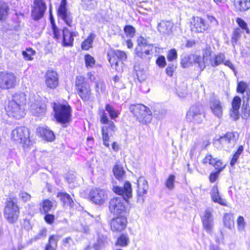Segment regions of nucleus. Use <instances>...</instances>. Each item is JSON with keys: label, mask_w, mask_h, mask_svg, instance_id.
I'll return each instance as SVG.
<instances>
[{"label": "nucleus", "mask_w": 250, "mask_h": 250, "mask_svg": "<svg viewBox=\"0 0 250 250\" xmlns=\"http://www.w3.org/2000/svg\"><path fill=\"white\" fill-rule=\"evenodd\" d=\"M113 191L122 197H114L109 203V210L113 215H119L125 213L127 210L128 200L132 197V188L130 183L126 181L123 187L114 186Z\"/></svg>", "instance_id": "nucleus-1"}, {"label": "nucleus", "mask_w": 250, "mask_h": 250, "mask_svg": "<svg viewBox=\"0 0 250 250\" xmlns=\"http://www.w3.org/2000/svg\"><path fill=\"white\" fill-rule=\"evenodd\" d=\"M225 55L223 53L213 54L212 50L209 45H207L202 50V56L194 55L193 64L198 67L200 71H203L206 66H211L215 67L224 62Z\"/></svg>", "instance_id": "nucleus-2"}, {"label": "nucleus", "mask_w": 250, "mask_h": 250, "mask_svg": "<svg viewBox=\"0 0 250 250\" xmlns=\"http://www.w3.org/2000/svg\"><path fill=\"white\" fill-rule=\"evenodd\" d=\"M26 103V96L24 93H16L10 100L5 108L9 117L20 119L25 115L23 105Z\"/></svg>", "instance_id": "nucleus-3"}, {"label": "nucleus", "mask_w": 250, "mask_h": 250, "mask_svg": "<svg viewBox=\"0 0 250 250\" xmlns=\"http://www.w3.org/2000/svg\"><path fill=\"white\" fill-rule=\"evenodd\" d=\"M11 139L17 143L21 144L24 148H27L31 143L29 129L24 126H18L12 130Z\"/></svg>", "instance_id": "nucleus-4"}, {"label": "nucleus", "mask_w": 250, "mask_h": 250, "mask_svg": "<svg viewBox=\"0 0 250 250\" xmlns=\"http://www.w3.org/2000/svg\"><path fill=\"white\" fill-rule=\"evenodd\" d=\"M130 111L143 124L149 123L152 119L151 111L149 108L142 104H131L129 106Z\"/></svg>", "instance_id": "nucleus-5"}, {"label": "nucleus", "mask_w": 250, "mask_h": 250, "mask_svg": "<svg viewBox=\"0 0 250 250\" xmlns=\"http://www.w3.org/2000/svg\"><path fill=\"white\" fill-rule=\"evenodd\" d=\"M75 86L79 96L83 101H93L94 97L92 95L90 85L85 78L82 76L76 77Z\"/></svg>", "instance_id": "nucleus-6"}, {"label": "nucleus", "mask_w": 250, "mask_h": 250, "mask_svg": "<svg viewBox=\"0 0 250 250\" xmlns=\"http://www.w3.org/2000/svg\"><path fill=\"white\" fill-rule=\"evenodd\" d=\"M53 108L56 121L62 124L69 122L71 116V108L68 104L54 103Z\"/></svg>", "instance_id": "nucleus-7"}, {"label": "nucleus", "mask_w": 250, "mask_h": 250, "mask_svg": "<svg viewBox=\"0 0 250 250\" xmlns=\"http://www.w3.org/2000/svg\"><path fill=\"white\" fill-rule=\"evenodd\" d=\"M19 208L17 204L10 199L6 202L3 215L6 220L11 224L15 223L19 216Z\"/></svg>", "instance_id": "nucleus-8"}, {"label": "nucleus", "mask_w": 250, "mask_h": 250, "mask_svg": "<svg viewBox=\"0 0 250 250\" xmlns=\"http://www.w3.org/2000/svg\"><path fill=\"white\" fill-rule=\"evenodd\" d=\"M205 117L202 106L197 104L191 106L186 115L187 121L194 124H201Z\"/></svg>", "instance_id": "nucleus-9"}, {"label": "nucleus", "mask_w": 250, "mask_h": 250, "mask_svg": "<svg viewBox=\"0 0 250 250\" xmlns=\"http://www.w3.org/2000/svg\"><path fill=\"white\" fill-rule=\"evenodd\" d=\"M126 59L127 56L125 52L116 50L114 52V55L109 58V62L113 69L121 72L123 71V62Z\"/></svg>", "instance_id": "nucleus-10"}, {"label": "nucleus", "mask_w": 250, "mask_h": 250, "mask_svg": "<svg viewBox=\"0 0 250 250\" xmlns=\"http://www.w3.org/2000/svg\"><path fill=\"white\" fill-rule=\"evenodd\" d=\"M67 3L66 0H61L57 10V15L60 20H61L69 27H72L73 17L72 14L67 8Z\"/></svg>", "instance_id": "nucleus-11"}, {"label": "nucleus", "mask_w": 250, "mask_h": 250, "mask_svg": "<svg viewBox=\"0 0 250 250\" xmlns=\"http://www.w3.org/2000/svg\"><path fill=\"white\" fill-rule=\"evenodd\" d=\"M16 77L14 73L6 71L0 72V88L9 89L14 87L16 84Z\"/></svg>", "instance_id": "nucleus-12"}, {"label": "nucleus", "mask_w": 250, "mask_h": 250, "mask_svg": "<svg viewBox=\"0 0 250 250\" xmlns=\"http://www.w3.org/2000/svg\"><path fill=\"white\" fill-rule=\"evenodd\" d=\"M90 200L96 205L103 204L107 198L106 191L99 188H95L91 190L89 192Z\"/></svg>", "instance_id": "nucleus-13"}, {"label": "nucleus", "mask_w": 250, "mask_h": 250, "mask_svg": "<svg viewBox=\"0 0 250 250\" xmlns=\"http://www.w3.org/2000/svg\"><path fill=\"white\" fill-rule=\"evenodd\" d=\"M34 4L31 16L34 21H38L43 16L46 10V5L42 0H34Z\"/></svg>", "instance_id": "nucleus-14"}, {"label": "nucleus", "mask_w": 250, "mask_h": 250, "mask_svg": "<svg viewBox=\"0 0 250 250\" xmlns=\"http://www.w3.org/2000/svg\"><path fill=\"white\" fill-rule=\"evenodd\" d=\"M109 224L113 231L121 232L126 228L127 219L125 216L120 215L111 219Z\"/></svg>", "instance_id": "nucleus-15"}, {"label": "nucleus", "mask_w": 250, "mask_h": 250, "mask_svg": "<svg viewBox=\"0 0 250 250\" xmlns=\"http://www.w3.org/2000/svg\"><path fill=\"white\" fill-rule=\"evenodd\" d=\"M201 220L204 229L208 233H211L213 227V217L209 209L205 210Z\"/></svg>", "instance_id": "nucleus-16"}, {"label": "nucleus", "mask_w": 250, "mask_h": 250, "mask_svg": "<svg viewBox=\"0 0 250 250\" xmlns=\"http://www.w3.org/2000/svg\"><path fill=\"white\" fill-rule=\"evenodd\" d=\"M209 28V24L201 17H196L193 19L191 30L196 33H204Z\"/></svg>", "instance_id": "nucleus-17"}, {"label": "nucleus", "mask_w": 250, "mask_h": 250, "mask_svg": "<svg viewBox=\"0 0 250 250\" xmlns=\"http://www.w3.org/2000/svg\"><path fill=\"white\" fill-rule=\"evenodd\" d=\"M45 83L50 89H55L59 85V78L57 73L52 70H48L45 75Z\"/></svg>", "instance_id": "nucleus-18"}, {"label": "nucleus", "mask_w": 250, "mask_h": 250, "mask_svg": "<svg viewBox=\"0 0 250 250\" xmlns=\"http://www.w3.org/2000/svg\"><path fill=\"white\" fill-rule=\"evenodd\" d=\"M62 45L64 47L72 46L74 37L78 35L76 31H70L68 28L64 27L62 31Z\"/></svg>", "instance_id": "nucleus-19"}, {"label": "nucleus", "mask_w": 250, "mask_h": 250, "mask_svg": "<svg viewBox=\"0 0 250 250\" xmlns=\"http://www.w3.org/2000/svg\"><path fill=\"white\" fill-rule=\"evenodd\" d=\"M209 108L212 114L216 117L221 118L223 115V105L220 101L214 97L211 98L209 101Z\"/></svg>", "instance_id": "nucleus-20"}, {"label": "nucleus", "mask_w": 250, "mask_h": 250, "mask_svg": "<svg viewBox=\"0 0 250 250\" xmlns=\"http://www.w3.org/2000/svg\"><path fill=\"white\" fill-rule=\"evenodd\" d=\"M239 138V134L236 132H227L219 139L220 143L224 145H228V147H233Z\"/></svg>", "instance_id": "nucleus-21"}, {"label": "nucleus", "mask_w": 250, "mask_h": 250, "mask_svg": "<svg viewBox=\"0 0 250 250\" xmlns=\"http://www.w3.org/2000/svg\"><path fill=\"white\" fill-rule=\"evenodd\" d=\"M100 116V122L102 124H105L107 125H104L102 127H106V131L108 132V130H111L114 132L116 130L117 128L112 121L109 120L105 110L101 109L99 110V113Z\"/></svg>", "instance_id": "nucleus-22"}, {"label": "nucleus", "mask_w": 250, "mask_h": 250, "mask_svg": "<svg viewBox=\"0 0 250 250\" xmlns=\"http://www.w3.org/2000/svg\"><path fill=\"white\" fill-rule=\"evenodd\" d=\"M137 195L144 200V196L147 193L148 186L146 178L140 176L137 180Z\"/></svg>", "instance_id": "nucleus-23"}, {"label": "nucleus", "mask_w": 250, "mask_h": 250, "mask_svg": "<svg viewBox=\"0 0 250 250\" xmlns=\"http://www.w3.org/2000/svg\"><path fill=\"white\" fill-rule=\"evenodd\" d=\"M135 52L138 57L146 61H149L152 56L150 50L148 49V46L140 47V46H137L135 48Z\"/></svg>", "instance_id": "nucleus-24"}, {"label": "nucleus", "mask_w": 250, "mask_h": 250, "mask_svg": "<svg viewBox=\"0 0 250 250\" xmlns=\"http://www.w3.org/2000/svg\"><path fill=\"white\" fill-rule=\"evenodd\" d=\"M211 200L214 203H217L222 206H226V200L221 198L219 194V192L217 187L214 186L212 188L210 192Z\"/></svg>", "instance_id": "nucleus-25"}, {"label": "nucleus", "mask_w": 250, "mask_h": 250, "mask_svg": "<svg viewBox=\"0 0 250 250\" xmlns=\"http://www.w3.org/2000/svg\"><path fill=\"white\" fill-rule=\"evenodd\" d=\"M38 131L42 137L47 141L52 142L55 139L54 133L47 127H40Z\"/></svg>", "instance_id": "nucleus-26"}, {"label": "nucleus", "mask_w": 250, "mask_h": 250, "mask_svg": "<svg viewBox=\"0 0 250 250\" xmlns=\"http://www.w3.org/2000/svg\"><path fill=\"white\" fill-rule=\"evenodd\" d=\"M172 28V23L168 21H161L158 25V30L162 34H169Z\"/></svg>", "instance_id": "nucleus-27"}, {"label": "nucleus", "mask_w": 250, "mask_h": 250, "mask_svg": "<svg viewBox=\"0 0 250 250\" xmlns=\"http://www.w3.org/2000/svg\"><path fill=\"white\" fill-rule=\"evenodd\" d=\"M234 6L237 11H246L250 8V0H235Z\"/></svg>", "instance_id": "nucleus-28"}, {"label": "nucleus", "mask_w": 250, "mask_h": 250, "mask_svg": "<svg viewBox=\"0 0 250 250\" xmlns=\"http://www.w3.org/2000/svg\"><path fill=\"white\" fill-rule=\"evenodd\" d=\"M61 238L59 235H52L50 236L48 239V243L45 247V250H55V248L57 246L58 241Z\"/></svg>", "instance_id": "nucleus-29"}, {"label": "nucleus", "mask_w": 250, "mask_h": 250, "mask_svg": "<svg viewBox=\"0 0 250 250\" xmlns=\"http://www.w3.org/2000/svg\"><path fill=\"white\" fill-rule=\"evenodd\" d=\"M194 55H185L181 56L180 64L183 68H188L193 65Z\"/></svg>", "instance_id": "nucleus-30"}, {"label": "nucleus", "mask_w": 250, "mask_h": 250, "mask_svg": "<svg viewBox=\"0 0 250 250\" xmlns=\"http://www.w3.org/2000/svg\"><path fill=\"white\" fill-rule=\"evenodd\" d=\"M96 35L94 33H90L87 38L82 42V49L84 50H88L92 47L93 41Z\"/></svg>", "instance_id": "nucleus-31"}, {"label": "nucleus", "mask_w": 250, "mask_h": 250, "mask_svg": "<svg viewBox=\"0 0 250 250\" xmlns=\"http://www.w3.org/2000/svg\"><path fill=\"white\" fill-rule=\"evenodd\" d=\"M113 172L116 178L120 181L123 180L125 176L123 167L117 163L113 167Z\"/></svg>", "instance_id": "nucleus-32"}, {"label": "nucleus", "mask_w": 250, "mask_h": 250, "mask_svg": "<svg viewBox=\"0 0 250 250\" xmlns=\"http://www.w3.org/2000/svg\"><path fill=\"white\" fill-rule=\"evenodd\" d=\"M105 110L107 112L111 120H115L119 117L120 111L116 109L112 105L106 104L105 106Z\"/></svg>", "instance_id": "nucleus-33"}, {"label": "nucleus", "mask_w": 250, "mask_h": 250, "mask_svg": "<svg viewBox=\"0 0 250 250\" xmlns=\"http://www.w3.org/2000/svg\"><path fill=\"white\" fill-rule=\"evenodd\" d=\"M223 222L224 226L231 229L234 227V221L233 214L231 213H225L223 216Z\"/></svg>", "instance_id": "nucleus-34"}, {"label": "nucleus", "mask_w": 250, "mask_h": 250, "mask_svg": "<svg viewBox=\"0 0 250 250\" xmlns=\"http://www.w3.org/2000/svg\"><path fill=\"white\" fill-rule=\"evenodd\" d=\"M58 197L63 202L64 205L72 207L73 201L70 196L66 193H59Z\"/></svg>", "instance_id": "nucleus-35"}, {"label": "nucleus", "mask_w": 250, "mask_h": 250, "mask_svg": "<svg viewBox=\"0 0 250 250\" xmlns=\"http://www.w3.org/2000/svg\"><path fill=\"white\" fill-rule=\"evenodd\" d=\"M129 242V240L128 235L125 234H122L118 238L115 243V245L125 247L128 245Z\"/></svg>", "instance_id": "nucleus-36"}, {"label": "nucleus", "mask_w": 250, "mask_h": 250, "mask_svg": "<svg viewBox=\"0 0 250 250\" xmlns=\"http://www.w3.org/2000/svg\"><path fill=\"white\" fill-rule=\"evenodd\" d=\"M9 9L6 3L0 1V21L4 20L7 18Z\"/></svg>", "instance_id": "nucleus-37"}, {"label": "nucleus", "mask_w": 250, "mask_h": 250, "mask_svg": "<svg viewBox=\"0 0 250 250\" xmlns=\"http://www.w3.org/2000/svg\"><path fill=\"white\" fill-rule=\"evenodd\" d=\"M244 151V147L242 146H240L236 151L234 153L233 156L230 162V165L231 167H233L234 165L237 163L238 158L240 155Z\"/></svg>", "instance_id": "nucleus-38"}, {"label": "nucleus", "mask_w": 250, "mask_h": 250, "mask_svg": "<svg viewBox=\"0 0 250 250\" xmlns=\"http://www.w3.org/2000/svg\"><path fill=\"white\" fill-rule=\"evenodd\" d=\"M175 176L173 174H170L165 182L166 188L170 190H172L175 187Z\"/></svg>", "instance_id": "nucleus-39"}, {"label": "nucleus", "mask_w": 250, "mask_h": 250, "mask_svg": "<svg viewBox=\"0 0 250 250\" xmlns=\"http://www.w3.org/2000/svg\"><path fill=\"white\" fill-rule=\"evenodd\" d=\"M85 66L88 69L93 68L95 64V59L89 54H86L84 56Z\"/></svg>", "instance_id": "nucleus-40"}, {"label": "nucleus", "mask_w": 250, "mask_h": 250, "mask_svg": "<svg viewBox=\"0 0 250 250\" xmlns=\"http://www.w3.org/2000/svg\"><path fill=\"white\" fill-rule=\"evenodd\" d=\"M236 21L241 29L246 32L247 34L250 33V31L247 24L243 19L240 18H238L236 19Z\"/></svg>", "instance_id": "nucleus-41"}, {"label": "nucleus", "mask_w": 250, "mask_h": 250, "mask_svg": "<svg viewBox=\"0 0 250 250\" xmlns=\"http://www.w3.org/2000/svg\"><path fill=\"white\" fill-rule=\"evenodd\" d=\"M37 105L38 107L40 109V111H36V109H35L33 111V114L37 116H40V115L45 113L46 110V105L44 103L42 102L39 103L38 104H37Z\"/></svg>", "instance_id": "nucleus-42"}, {"label": "nucleus", "mask_w": 250, "mask_h": 250, "mask_svg": "<svg viewBox=\"0 0 250 250\" xmlns=\"http://www.w3.org/2000/svg\"><path fill=\"white\" fill-rule=\"evenodd\" d=\"M237 229L239 231L242 232L245 230L246 223L244 217L239 216L237 219Z\"/></svg>", "instance_id": "nucleus-43"}, {"label": "nucleus", "mask_w": 250, "mask_h": 250, "mask_svg": "<svg viewBox=\"0 0 250 250\" xmlns=\"http://www.w3.org/2000/svg\"><path fill=\"white\" fill-rule=\"evenodd\" d=\"M241 29L240 28H237L233 31L231 38L232 43L233 45L234 44L236 43L238 40L240 39L241 37Z\"/></svg>", "instance_id": "nucleus-44"}, {"label": "nucleus", "mask_w": 250, "mask_h": 250, "mask_svg": "<svg viewBox=\"0 0 250 250\" xmlns=\"http://www.w3.org/2000/svg\"><path fill=\"white\" fill-rule=\"evenodd\" d=\"M54 38L58 41L61 39V32L55 24V21H51Z\"/></svg>", "instance_id": "nucleus-45"}, {"label": "nucleus", "mask_w": 250, "mask_h": 250, "mask_svg": "<svg viewBox=\"0 0 250 250\" xmlns=\"http://www.w3.org/2000/svg\"><path fill=\"white\" fill-rule=\"evenodd\" d=\"M176 93L177 96L181 98H185L187 95V88L185 86L183 85L182 87H178L175 88Z\"/></svg>", "instance_id": "nucleus-46"}, {"label": "nucleus", "mask_w": 250, "mask_h": 250, "mask_svg": "<svg viewBox=\"0 0 250 250\" xmlns=\"http://www.w3.org/2000/svg\"><path fill=\"white\" fill-rule=\"evenodd\" d=\"M102 133L104 145L107 147H109V138L108 132L106 131V127L102 128Z\"/></svg>", "instance_id": "nucleus-47"}, {"label": "nucleus", "mask_w": 250, "mask_h": 250, "mask_svg": "<svg viewBox=\"0 0 250 250\" xmlns=\"http://www.w3.org/2000/svg\"><path fill=\"white\" fill-rule=\"evenodd\" d=\"M35 52L32 49L29 48L23 51L22 54L25 60L30 61L33 59L32 56L34 55Z\"/></svg>", "instance_id": "nucleus-48"}, {"label": "nucleus", "mask_w": 250, "mask_h": 250, "mask_svg": "<svg viewBox=\"0 0 250 250\" xmlns=\"http://www.w3.org/2000/svg\"><path fill=\"white\" fill-rule=\"evenodd\" d=\"M52 207V203L49 200L43 201L42 205V210L44 213L49 211Z\"/></svg>", "instance_id": "nucleus-49"}, {"label": "nucleus", "mask_w": 250, "mask_h": 250, "mask_svg": "<svg viewBox=\"0 0 250 250\" xmlns=\"http://www.w3.org/2000/svg\"><path fill=\"white\" fill-rule=\"evenodd\" d=\"M241 103V99L237 96H235L232 101L231 105L232 108L234 109L239 110Z\"/></svg>", "instance_id": "nucleus-50"}, {"label": "nucleus", "mask_w": 250, "mask_h": 250, "mask_svg": "<svg viewBox=\"0 0 250 250\" xmlns=\"http://www.w3.org/2000/svg\"><path fill=\"white\" fill-rule=\"evenodd\" d=\"M124 29L127 36H128L130 38H132L134 36L135 29L132 26L129 25H125L124 27Z\"/></svg>", "instance_id": "nucleus-51"}, {"label": "nucleus", "mask_w": 250, "mask_h": 250, "mask_svg": "<svg viewBox=\"0 0 250 250\" xmlns=\"http://www.w3.org/2000/svg\"><path fill=\"white\" fill-rule=\"evenodd\" d=\"M95 89L97 93L100 94L105 91V86L104 83L102 81L96 82L95 83Z\"/></svg>", "instance_id": "nucleus-52"}, {"label": "nucleus", "mask_w": 250, "mask_h": 250, "mask_svg": "<svg viewBox=\"0 0 250 250\" xmlns=\"http://www.w3.org/2000/svg\"><path fill=\"white\" fill-rule=\"evenodd\" d=\"M83 7L86 9L90 10L94 7L96 4L95 0H82Z\"/></svg>", "instance_id": "nucleus-53"}, {"label": "nucleus", "mask_w": 250, "mask_h": 250, "mask_svg": "<svg viewBox=\"0 0 250 250\" xmlns=\"http://www.w3.org/2000/svg\"><path fill=\"white\" fill-rule=\"evenodd\" d=\"M217 172H221L223 169L225 168V166H223L222 163L220 160L215 159L213 164L212 165Z\"/></svg>", "instance_id": "nucleus-54"}, {"label": "nucleus", "mask_w": 250, "mask_h": 250, "mask_svg": "<svg viewBox=\"0 0 250 250\" xmlns=\"http://www.w3.org/2000/svg\"><path fill=\"white\" fill-rule=\"evenodd\" d=\"M177 58V53L175 49H170L167 54V59L169 62H172Z\"/></svg>", "instance_id": "nucleus-55"}, {"label": "nucleus", "mask_w": 250, "mask_h": 250, "mask_svg": "<svg viewBox=\"0 0 250 250\" xmlns=\"http://www.w3.org/2000/svg\"><path fill=\"white\" fill-rule=\"evenodd\" d=\"M248 87L246 83L244 82H240L237 83V92L241 94H243Z\"/></svg>", "instance_id": "nucleus-56"}, {"label": "nucleus", "mask_w": 250, "mask_h": 250, "mask_svg": "<svg viewBox=\"0 0 250 250\" xmlns=\"http://www.w3.org/2000/svg\"><path fill=\"white\" fill-rule=\"evenodd\" d=\"M156 63L160 68H164L166 65L165 57L164 56H160L156 60Z\"/></svg>", "instance_id": "nucleus-57"}, {"label": "nucleus", "mask_w": 250, "mask_h": 250, "mask_svg": "<svg viewBox=\"0 0 250 250\" xmlns=\"http://www.w3.org/2000/svg\"><path fill=\"white\" fill-rule=\"evenodd\" d=\"M208 21L210 24V26L212 27H217L219 24L218 20L213 16L210 15L207 16Z\"/></svg>", "instance_id": "nucleus-58"}, {"label": "nucleus", "mask_w": 250, "mask_h": 250, "mask_svg": "<svg viewBox=\"0 0 250 250\" xmlns=\"http://www.w3.org/2000/svg\"><path fill=\"white\" fill-rule=\"evenodd\" d=\"M175 68L176 67L174 66L173 64H169L166 68V72L167 74L170 77H172Z\"/></svg>", "instance_id": "nucleus-59"}, {"label": "nucleus", "mask_w": 250, "mask_h": 250, "mask_svg": "<svg viewBox=\"0 0 250 250\" xmlns=\"http://www.w3.org/2000/svg\"><path fill=\"white\" fill-rule=\"evenodd\" d=\"M19 197L23 202H25L30 200L31 195L27 192L21 191L19 194Z\"/></svg>", "instance_id": "nucleus-60"}, {"label": "nucleus", "mask_w": 250, "mask_h": 250, "mask_svg": "<svg viewBox=\"0 0 250 250\" xmlns=\"http://www.w3.org/2000/svg\"><path fill=\"white\" fill-rule=\"evenodd\" d=\"M215 158H213L210 154L207 155L203 160V163L204 164H209L212 165L214 161Z\"/></svg>", "instance_id": "nucleus-61"}, {"label": "nucleus", "mask_w": 250, "mask_h": 250, "mask_svg": "<svg viewBox=\"0 0 250 250\" xmlns=\"http://www.w3.org/2000/svg\"><path fill=\"white\" fill-rule=\"evenodd\" d=\"M230 116L234 120H237L239 117V110L236 109L235 110L232 108L230 111Z\"/></svg>", "instance_id": "nucleus-62"}, {"label": "nucleus", "mask_w": 250, "mask_h": 250, "mask_svg": "<svg viewBox=\"0 0 250 250\" xmlns=\"http://www.w3.org/2000/svg\"><path fill=\"white\" fill-rule=\"evenodd\" d=\"M225 59H226V58H225L224 62L221 64L224 63L225 65L229 67L230 69H231L234 72L235 75H236V69H235L234 65L232 63V62L229 60H227V61H225Z\"/></svg>", "instance_id": "nucleus-63"}, {"label": "nucleus", "mask_w": 250, "mask_h": 250, "mask_svg": "<svg viewBox=\"0 0 250 250\" xmlns=\"http://www.w3.org/2000/svg\"><path fill=\"white\" fill-rule=\"evenodd\" d=\"M44 220L45 222L48 224H52L54 220L55 216L51 214H46L44 216Z\"/></svg>", "instance_id": "nucleus-64"}]
</instances>
